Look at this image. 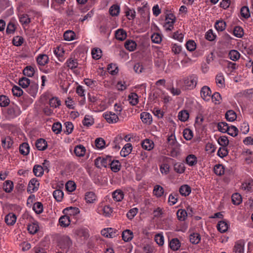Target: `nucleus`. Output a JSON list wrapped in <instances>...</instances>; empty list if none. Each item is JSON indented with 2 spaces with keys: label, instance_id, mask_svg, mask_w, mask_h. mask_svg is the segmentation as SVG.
<instances>
[{
  "label": "nucleus",
  "instance_id": "e433bc0d",
  "mask_svg": "<svg viewBox=\"0 0 253 253\" xmlns=\"http://www.w3.org/2000/svg\"><path fill=\"white\" fill-rule=\"evenodd\" d=\"M214 27L217 31L222 32L225 29L226 24L223 20H218L215 22Z\"/></svg>",
  "mask_w": 253,
  "mask_h": 253
},
{
  "label": "nucleus",
  "instance_id": "7ed1b4c3",
  "mask_svg": "<svg viewBox=\"0 0 253 253\" xmlns=\"http://www.w3.org/2000/svg\"><path fill=\"white\" fill-rule=\"evenodd\" d=\"M50 95L49 93L43 94L41 97V101L43 103L49 99V104L50 107L56 108L61 105V101L58 97H52L50 98Z\"/></svg>",
  "mask_w": 253,
  "mask_h": 253
},
{
  "label": "nucleus",
  "instance_id": "f8f14e48",
  "mask_svg": "<svg viewBox=\"0 0 253 253\" xmlns=\"http://www.w3.org/2000/svg\"><path fill=\"white\" fill-rule=\"evenodd\" d=\"M142 147L147 151H150L153 149L154 143L152 140L145 139L141 142Z\"/></svg>",
  "mask_w": 253,
  "mask_h": 253
},
{
  "label": "nucleus",
  "instance_id": "7c9ffc66",
  "mask_svg": "<svg viewBox=\"0 0 253 253\" xmlns=\"http://www.w3.org/2000/svg\"><path fill=\"white\" fill-rule=\"evenodd\" d=\"M128 100L131 105L135 106L138 102V96L136 93L132 92L129 94Z\"/></svg>",
  "mask_w": 253,
  "mask_h": 253
},
{
  "label": "nucleus",
  "instance_id": "0e129e2a",
  "mask_svg": "<svg viewBox=\"0 0 253 253\" xmlns=\"http://www.w3.org/2000/svg\"><path fill=\"white\" fill-rule=\"evenodd\" d=\"M226 132L229 135L233 137H235L238 134V129L236 126H229L228 128V131H227Z\"/></svg>",
  "mask_w": 253,
  "mask_h": 253
},
{
  "label": "nucleus",
  "instance_id": "c756f323",
  "mask_svg": "<svg viewBox=\"0 0 253 253\" xmlns=\"http://www.w3.org/2000/svg\"><path fill=\"white\" fill-rule=\"evenodd\" d=\"M33 172L36 176L41 177L43 174L44 169L42 166L36 165L33 169Z\"/></svg>",
  "mask_w": 253,
  "mask_h": 253
},
{
  "label": "nucleus",
  "instance_id": "c03bdc74",
  "mask_svg": "<svg viewBox=\"0 0 253 253\" xmlns=\"http://www.w3.org/2000/svg\"><path fill=\"white\" fill-rule=\"evenodd\" d=\"M53 196L57 202H60L63 199L64 193L62 190L57 189L53 191Z\"/></svg>",
  "mask_w": 253,
  "mask_h": 253
},
{
  "label": "nucleus",
  "instance_id": "9d476101",
  "mask_svg": "<svg viewBox=\"0 0 253 253\" xmlns=\"http://www.w3.org/2000/svg\"><path fill=\"white\" fill-rule=\"evenodd\" d=\"M64 65L69 69L74 70L78 67L79 63L77 59L70 57L67 60Z\"/></svg>",
  "mask_w": 253,
  "mask_h": 253
},
{
  "label": "nucleus",
  "instance_id": "6e6d98bb",
  "mask_svg": "<svg viewBox=\"0 0 253 253\" xmlns=\"http://www.w3.org/2000/svg\"><path fill=\"white\" fill-rule=\"evenodd\" d=\"M189 113L186 110L181 111L178 114V118L182 122L186 121L189 118Z\"/></svg>",
  "mask_w": 253,
  "mask_h": 253
},
{
  "label": "nucleus",
  "instance_id": "c9c22d12",
  "mask_svg": "<svg viewBox=\"0 0 253 253\" xmlns=\"http://www.w3.org/2000/svg\"><path fill=\"white\" fill-rule=\"evenodd\" d=\"M120 12V6L118 4H113L109 8V13L112 16H118Z\"/></svg>",
  "mask_w": 253,
  "mask_h": 253
},
{
  "label": "nucleus",
  "instance_id": "09e8293b",
  "mask_svg": "<svg viewBox=\"0 0 253 253\" xmlns=\"http://www.w3.org/2000/svg\"><path fill=\"white\" fill-rule=\"evenodd\" d=\"M187 216V212L185 210L179 209L177 211V216L178 219L180 221L185 220Z\"/></svg>",
  "mask_w": 253,
  "mask_h": 253
},
{
  "label": "nucleus",
  "instance_id": "49530a36",
  "mask_svg": "<svg viewBox=\"0 0 253 253\" xmlns=\"http://www.w3.org/2000/svg\"><path fill=\"white\" fill-rule=\"evenodd\" d=\"M232 201L234 205H239L242 201L241 195L238 193L233 194L232 196Z\"/></svg>",
  "mask_w": 253,
  "mask_h": 253
},
{
  "label": "nucleus",
  "instance_id": "bb28decb",
  "mask_svg": "<svg viewBox=\"0 0 253 253\" xmlns=\"http://www.w3.org/2000/svg\"><path fill=\"white\" fill-rule=\"evenodd\" d=\"M217 228L219 232L224 233L228 230V224L226 221L221 220L218 222Z\"/></svg>",
  "mask_w": 253,
  "mask_h": 253
},
{
  "label": "nucleus",
  "instance_id": "6ab92c4d",
  "mask_svg": "<svg viewBox=\"0 0 253 253\" xmlns=\"http://www.w3.org/2000/svg\"><path fill=\"white\" fill-rule=\"evenodd\" d=\"M36 146L38 150L40 151H43L47 148V144L44 139L40 138L37 140L36 142Z\"/></svg>",
  "mask_w": 253,
  "mask_h": 253
},
{
  "label": "nucleus",
  "instance_id": "9b49d317",
  "mask_svg": "<svg viewBox=\"0 0 253 253\" xmlns=\"http://www.w3.org/2000/svg\"><path fill=\"white\" fill-rule=\"evenodd\" d=\"M13 143V140L9 136L4 137L1 138V145L4 149L11 148Z\"/></svg>",
  "mask_w": 253,
  "mask_h": 253
},
{
  "label": "nucleus",
  "instance_id": "bf43d9fd",
  "mask_svg": "<svg viewBox=\"0 0 253 253\" xmlns=\"http://www.w3.org/2000/svg\"><path fill=\"white\" fill-rule=\"evenodd\" d=\"M10 102L9 98L5 95H0V106L1 107L7 106Z\"/></svg>",
  "mask_w": 253,
  "mask_h": 253
},
{
  "label": "nucleus",
  "instance_id": "4be33fe9",
  "mask_svg": "<svg viewBox=\"0 0 253 253\" xmlns=\"http://www.w3.org/2000/svg\"><path fill=\"white\" fill-rule=\"evenodd\" d=\"M49 58L46 54H40L37 58L38 64L41 66H44L48 62Z\"/></svg>",
  "mask_w": 253,
  "mask_h": 253
},
{
  "label": "nucleus",
  "instance_id": "a19ab883",
  "mask_svg": "<svg viewBox=\"0 0 253 253\" xmlns=\"http://www.w3.org/2000/svg\"><path fill=\"white\" fill-rule=\"evenodd\" d=\"M226 120L229 122H233L236 120L237 115L235 112L233 110H228L225 114Z\"/></svg>",
  "mask_w": 253,
  "mask_h": 253
},
{
  "label": "nucleus",
  "instance_id": "69168bd1",
  "mask_svg": "<svg viewBox=\"0 0 253 253\" xmlns=\"http://www.w3.org/2000/svg\"><path fill=\"white\" fill-rule=\"evenodd\" d=\"M64 126H65L64 132L67 134L71 133L74 128L73 124L70 122H66L64 123Z\"/></svg>",
  "mask_w": 253,
  "mask_h": 253
},
{
  "label": "nucleus",
  "instance_id": "473e14b6",
  "mask_svg": "<svg viewBox=\"0 0 253 253\" xmlns=\"http://www.w3.org/2000/svg\"><path fill=\"white\" fill-rule=\"evenodd\" d=\"M153 194L158 198L161 197L164 194V189L161 186L156 185L154 187Z\"/></svg>",
  "mask_w": 253,
  "mask_h": 253
},
{
  "label": "nucleus",
  "instance_id": "603ef678",
  "mask_svg": "<svg viewBox=\"0 0 253 253\" xmlns=\"http://www.w3.org/2000/svg\"><path fill=\"white\" fill-rule=\"evenodd\" d=\"M229 126L228 124L224 122L219 123L217 126L218 130L222 133H226Z\"/></svg>",
  "mask_w": 253,
  "mask_h": 253
},
{
  "label": "nucleus",
  "instance_id": "4d7b16f0",
  "mask_svg": "<svg viewBox=\"0 0 253 253\" xmlns=\"http://www.w3.org/2000/svg\"><path fill=\"white\" fill-rule=\"evenodd\" d=\"M234 35L237 38H242L244 35V30L240 26H236L233 30Z\"/></svg>",
  "mask_w": 253,
  "mask_h": 253
},
{
  "label": "nucleus",
  "instance_id": "052dcab7",
  "mask_svg": "<svg viewBox=\"0 0 253 253\" xmlns=\"http://www.w3.org/2000/svg\"><path fill=\"white\" fill-rule=\"evenodd\" d=\"M95 144L98 149H102L105 147V142L102 138H97L95 141Z\"/></svg>",
  "mask_w": 253,
  "mask_h": 253
},
{
  "label": "nucleus",
  "instance_id": "f704fd0d",
  "mask_svg": "<svg viewBox=\"0 0 253 253\" xmlns=\"http://www.w3.org/2000/svg\"><path fill=\"white\" fill-rule=\"evenodd\" d=\"M189 240L191 243L197 244L201 240L200 235L198 233H193L189 236Z\"/></svg>",
  "mask_w": 253,
  "mask_h": 253
},
{
  "label": "nucleus",
  "instance_id": "864d4df0",
  "mask_svg": "<svg viewBox=\"0 0 253 253\" xmlns=\"http://www.w3.org/2000/svg\"><path fill=\"white\" fill-rule=\"evenodd\" d=\"M174 170L179 173H182L185 171V167L182 163H176L174 165Z\"/></svg>",
  "mask_w": 253,
  "mask_h": 253
},
{
  "label": "nucleus",
  "instance_id": "39448f33",
  "mask_svg": "<svg viewBox=\"0 0 253 253\" xmlns=\"http://www.w3.org/2000/svg\"><path fill=\"white\" fill-rule=\"evenodd\" d=\"M111 159L112 157L109 156L105 157H99L95 160L94 164L96 167L98 168H106L110 164Z\"/></svg>",
  "mask_w": 253,
  "mask_h": 253
},
{
  "label": "nucleus",
  "instance_id": "8fccbe9b",
  "mask_svg": "<svg viewBox=\"0 0 253 253\" xmlns=\"http://www.w3.org/2000/svg\"><path fill=\"white\" fill-rule=\"evenodd\" d=\"M31 81L26 77H22L19 80V84L23 88H27L30 84Z\"/></svg>",
  "mask_w": 253,
  "mask_h": 253
},
{
  "label": "nucleus",
  "instance_id": "4468645a",
  "mask_svg": "<svg viewBox=\"0 0 253 253\" xmlns=\"http://www.w3.org/2000/svg\"><path fill=\"white\" fill-rule=\"evenodd\" d=\"M169 245L172 251H176L180 248L181 244L177 238H173L169 241Z\"/></svg>",
  "mask_w": 253,
  "mask_h": 253
},
{
  "label": "nucleus",
  "instance_id": "5701e85b",
  "mask_svg": "<svg viewBox=\"0 0 253 253\" xmlns=\"http://www.w3.org/2000/svg\"><path fill=\"white\" fill-rule=\"evenodd\" d=\"M71 221L70 217L67 215H64L61 216L59 219V223L60 225L62 227H67L70 224Z\"/></svg>",
  "mask_w": 253,
  "mask_h": 253
},
{
  "label": "nucleus",
  "instance_id": "20e7f679",
  "mask_svg": "<svg viewBox=\"0 0 253 253\" xmlns=\"http://www.w3.org/2000/svg\"><path fill=\"white\" fill-rule=\"evenodd\" d=\"M175 17L172 13H168L165 17V23L163 26L167 31H172L173 29V24L175 22Z\"/></svg>",
  "mask_w": 253,
  "mask_h": 253
},
{
  "label": "nucleus",
  "instance_id": "f3484780",
  "mask_svg": "<svg viewBox=\"0 0 253 253\" xmlns=\"http://www.w3.org/2000/svg\"><path fill=\"white\" fill-rule=\"evenodd\" d=\"M140 118L143 123L147 124H150L152 122L151 115L148 112H143L140 114Z\"/></svg>",
  "mask_w": 253,
  "mask_h": 253
},
{
  "label": "nucleus",
  "instance_id": "2f4dec72",
  "mask_svg": "<svg viewBox=\"0 0 253 253\" xmlns=\"http://www.w3.org/2000/svg\"><path fill=\"white\" fill-rule=\"evenodd\" d=\"M180 194L184 196H188L191 192V187L188 185H183L180 186L179 189Z\"/></svg>",
  "mask_w": 253,
  "mask_h": 253
},
{
  "label": "nucleus",
  "instance_id": "b1692460",
  "mask_svg": "<svg viewBox=\"0 0 253 253\" xmlns=\"http://www.w3.org/2000/svg\"><path fill=\"white\" fill-rule=\"evenodd\" d=\"M33 211L37 214H40L43 211V205L41 202H37L33 205Z\"/></svg>",
  "mask_w": 253,
  "mask_h": 253
},
{
  "label": "nucleus",
  "instance_id": "72a5a7b5",
  "mask_svg": "<svg viewBox=\"0 0 253 253\" xmlns=\"http://www.w3.org/2000/svg\"><path fill=\"white\" fill-rule=\"evenodd\" d=\"M109 166L111 170L115 172H117L120 170L121 164L118 160H112L111 159Z\"/></svg>",
  "mask_w": 253,
  "mask_h": 253
},
{
  "label": "nucleus",
  "instance_id": "37998d69",
  "mask_svg": "<svg viewBox=\"0 0 253 253\" xmlns=\"http://www.w3.org/2000/svg\"><path fill=\"white\" fill-rule=\"evenodd\" d=\"M75 36V33L71 30L66 31L63 35L64 40L67 41H71L74 40Z\"/></svg>",
  "mask_w": 253,
  "mask_h": 253
},
{
  "label": "nucleus",
  "instance_id": "1a4fd4ad",
  "mask_svg": "<svg viewBox=\"0 0 253 253\" xmlns=\"http://www.w3.org/2000/svg\"><path fill=\"white\" fill-rule=\"evenodd\" d=\"M117 230L112 228H107L101 230L102 235L105 237L112 238L117 235Z\"/></svg>",
  "mask_w": 253,
  "mask_h": 253
},
{
  "label": "nucleus",
  "instance_id": "ddd939ff",
  "mask_svg": "<svg viewBox=\"0 0 253 253\" xmlns=\"http://www.w3.org/2000/svg\"><path fill=\"white\" fill-rule=\"evenodd\" d=\"M132 149V145L129 143H126L125 145L120 152L121 156L124 157H126L131 153Z\"/></svg>",
  "mask_w": 253,
  "mask_h": 253
},
{
  "label": "nucleus",
  "instance_id": "ea45409f",
  "mask_svg": "<svg viewBox=\"0 0 253 253\" xmlns=\"http://www.w3.org/2000/svg\"><path fill=\"white\" fill-rule=\"evenodd\" d=\"M83 124L86 126H91L94 124V119L91 116L85 115L83 121Z\"/></svg>",
  "mask_w": 253,
  "mask_h": 253
},
{
  "label": "nucleus",
  "instance_id": "6e6552de",
  "mask_svg": "<svg viewBox=\"0 0 253 253\" xmlns=\"http://www.w3.org/2000/svg\"><path fill=\"white\" fill-rule=\"evenodd\" d=\"M200 94L201 97L204 100L208 101L211 98V91L209 86L205 85L201 89Z\"/></svg>",
  "mask_w": 253,
  "mask_h": 253
},
{
  "label": "nucleus",
  "instance_id": "f03ea898",
  "mask_svg": "<svg viewBox=\"0 0 253 253\" xmlns=\"http://www.w3.org/2000/svg\"><path fill=\"white\" fill-rule=\"evenodd\" d=\"M198 77L196 75L192 74L183 79V86L186 89H193L197 85Z\"/></svg>",
  "mask_w": 253,
  "mask_h": 253
},
{
  "label": "nucleus",
  "instance_id": "338daca9",
  "mask_svg": "<svg viewBox=\"0 0 253 253\" xmlns=\"http://www.w3.org/2000/svg\"><path fill=\"white\" fill-rule=\"evenodd\" d=\"M218 143L222 147H226L229 144V140L227 136H222L218 138Z\"/></svg>",
  "mask_w": 253,
  "mask_h": 253
},
{
  "label": "nucleus",
  "instance_id": "f257e3e1",
  "mask_svg": "<svg viewBox=\"0 0 253 253\" xmlns=\"http://www.w3.org/2000/svg\"><path fill=\"white\" fill-rule=\"evenodd\" d=\"M168 147L170 149V155L176 157L180 154V145L177 142L174 134H171L167 138Z\"/></svg>",
  "mask_w": 253,
  "mask_h": 253
},
{
  "label": "nucleus",
  "instance_id": "a18cd8bd",
  "mask_svg": "<svg viewBox=\"0 0 253 253\" xmlns=\"http://www.w3.org/2000/svg\"><path fill=\"white\" fill-rule=\"evenodd\" d=\"M214 172L217 175H222L224 173V168L222 165H216L213 169Z\"/></svg>",
  "mask_w": 253,
  "mask_h": 253
},
{
  "label": "nucleus",
  "instance_id": "dca6fc26",
  "mask_svg": "<svg viewBox=\"0 0 253 253\" xmlns=\"http://www.w3.org/2000/svg\"><path fill=\"white\" fill-rule=\"evenodd\" d=\"M113 212V209L109 206H105L99 210V213L106 217H110Z\"/></svg>",
  "mask_w": 253,
  "mask_h": 253
},
{
  "label": "nucleus",
  "instance_id": "a878e982",
  "mask_svg": "<svg viewBox=\"0 0 253 253\" xmlns=\"http://www.w3.org/2000/svg\"><path fill=\"white\" fill-rule=\"evenodd\" d=\"M126 33L123 29H118L115 32L116 38L119 41H122L125 40L126 39Z\"/></svg>",
  "mask_w": 253,
  "mask_h": 253
},
{
  "label": "nucleus",
  "instance_id": "cd10ccee",
  "mask_svg": "<svg viewBox=\"0 0 253 253\" xmlns=\"http://www.w3.org/2000/svg\"><path fill=\"white\" fill-rule=\"evenodd\" d=\"M74 153L78 157H83L85 153V148L82 145H77L75 147Z\"/></svg>",
  "mask_w": 253,
  "mask_h": 253
},
{
  "label": "nucleus",
  "instance_id": "3c124183",
  "mask_svg": "<svg viewBox=\"0 0 253 253\" xmlns=\"http://www.w3.org/2000/svg\"><path fill=\"white\" fill-rule=\"evenodd\" d=\"M91 54L93 59L97 60L101 57L102 51L99 48H94L92 50Z\"/></svg>",
  "mask_w": 253,
  "mask_h": 253
},
{
  "label": "nucleus",
  "instance_id": "e2e57ef3",
  "mask_svg": "<svg viewBox=\"0 0 253 253\" xmlns=\"http://www.w3.org/2000/svg\"><path fill=\"white\" fill-rule=\"evenodd\" d=\"M228 151L226 147H221L217 151V154L220 158H223L227 156Z\"/></svg>",
  "mask_w": 253,
  "mask_h": 253
},
{
  "label": "nucleus",
  "instance_id": "393cba45",
  "mask_svg": "<svg viewBox=\"0 0 253 253\" xmlns=\"http://www.w3.org/2000/svg\"><path fill=\"white\" fill-rule=\"evenodd\" d=\"M137 44L136 42L131 40H127L125 43V48L130 51H134L136 48Z\"/></svg>",
  "mask_w": 253,
  "mask_h": 253
},
{
  "label": "nucleus",
  "instance_id": "412c9836",
  "mask_svg": "<svg viewBox=\"0 0 253 253\" xmlns=\"http://www.w3.org/2000/svg\"><path fill=\"white\" fill-rule=\"evenodd\" d=\"M16 220V216L13 213H9L5 217V222L8 225H13Z\"/></svg>",
  "mask_w": 253,
  "mask_h": 253
},
{
  "label": "nucleus",
  "instance_id": "774afa93",
  "mask_svg": "<svg viewBox=\"0 0 253 253\" xmlns=\"http://www.w3.org/2000/svg\"><path fill=\"white\" fill-rule=\"evenodd\" d=\"M234 251L236 253H243L244 252V246L241 243L237 242L236 243L234 247Z\"/></svg>",
  "mask_w": 253,
  "mask_h": 253
},
{
  "label": "nucleus",
  "instance_id": "de8ad7c7",
  "mask_svg": "<svg viewBox=\"0 0 253 253\" xmlns=\"http://www.w3.org/2000/svg\"><path fill=\"white\" fill-rule=\"evenodd\" d=\"M107 70L110 74L113 75L117 74L119 71L117 65L113 63H111L108 65Z\"/></svg>",
  "mask_w": 253,
  "mask_h": 253
},
{
  "label": "nucleus",
  "instance_id": "a211bd4d",
  "mask_svg": "<svg viewBox=\"0 0 253 253\" xmlns=\"http://www.w3.org/2000/svg\"><path fill=\"white\" fill-rule=\"evenodd\" d=\"M122 237L125 242H129L132 239L133 233L131 230L126 229L123 232Z\"/></svg>",
  "mask_w": 253,
  "mask_h": 253
},
{
  "label": "nucleus",
  "instance_id": "13d9d810",
  "mask_svg": "<svg viewBox=\"0 0 253 253\" xmlns=\"http://www.w3.org/2000/svg\"><path fill=\"white\" fill-rule=\"evenodd\" d=\"M216 83L219 86H222L224 84V77L222 73H218L215 78Z\"/></svg>",
  "mask_w": 253,
  "mask_h": 253
},
{
  "label": "nucleus",
  "instance_id": "5fc2aeb1",
  "mask_svg": "<svg viewBox=\"0 0 253 253\" xmlns=\"http://www.w3.org/2000/svg\"><path fill=\"white\" fill-rule=\"evenodd\" d=\"M178 195L176 193H171L169 195L168 202L170 206H173L177 202Z\"/></svg>",
  "mask_w": 253,
  "mask_h": 253
},
{
  "label": "nucleus",
  "instance_id": "58836bf2",
  "mask_svg": "<svg viewBox=\"0 0 253 253\" xmlns=\"http://www.w3.org/2000/svg\"><path fill=\"white\" fill-rule=\"evenodd\" d=\"M3 190L7 193H10L13 188V183L10 180H6L3 183Z\"/></svg>",
  "mask_w": 253,
  "mask_h": 253
},
{
  "label": "nucleus",
  "instance_id": "423d86ee",
  "mask_svg": "<svg viewBox=\"0 0 253 253\" xmlns=\"http://www.w3.org/2000/svg\"><path fill=\"white\" fill-rule=\"evenodd\" d=\"M103 116L109 124L116 123L119 121L118 114L111 111L105 112L103 114Z\"/></svg>",
  "mask_w": 253,
  "mask_h": 253
},
{
  "label": "nucleus",
  "instance_id": "0eeeda50",
  "mask_svg": "<svg viewBox=\"0 0 253 253\" xmlns=\"http://www.w3.org/2000/svg\"><path fill=\"white\" fill-rule=\"evenodd\" d=\"M72 241L67 236L62 237L59 241L58 246L63 249H67L72 245Z\"/></svg>",
  "mask_w": 253,
  "mask_h": 253
},
{
  "label": "nucleus",
  "instance_id": "aec40b11",
  "mask_svg": "<svg viewBox=\"0 0 253 253\" xmlns=\"http://www.w3.org/2000/svg\"><path fill=\"white\" fill-rule=\"evenodd\" d=\"M85 200L87 203H93L97 200V197L93 192H87L85 195Z\"/></svg>",
  "mask_w": 253,
  "mask_h": 253
},
{
  "label": "nucleus",
  "instance_id": "2eb2a0df",
  "mask_svg": "<svg viewBox=\"0 0 253 253\" xmlns=\"http://www.w3.org/2000/svg\"><path fill=\"white\" fill-rule=\"evenodd\" d=\"M112 197L116 202H121L124 197V193L121 189H117L112 193Z\"/></svg>",
  "mask_w": 253,
  "mask_h": 253
},
{
  "label": "nucleus",
  "instance_id": "680f3d73",
  "mask_svg": "<svg viewBox=\"0 0 253 253\" xmlns=\"http://www.w3.org/2000/svg\"><path fill=\"white\" fill-rule=\"evenodd\" d=\"M52 130L55 134H59L62 131V125L59 122L54 123L52 126Z\"/></svg>",
  "mask_w": 253,
  "mask_h": 253
},
{
  "label": "nucleus",
  "instance_id": "c85d7f7f",
  "mask_svg": "<svg viewBox=\"0 0 253 253\" xmlns=\"http://www.w3.org/2000/svg\"><path fill=\"white\" fill-rule=\"evenodd\" d=\"M185 161L186 164L190 167H192L197 163V157L193 154L188 155Z\"/></svg>",
  "mask_w": 253,
  "mask_h": 253
},
{
  "label": "nucleus",
  "instance_id": "79ce46f5",
  "mask_svg": "<svg viewBox=\"0 0 253 253\" xmlns=\"http://www.w3.org/2000/svg\"><path fill=\"white\" fill-rule=\"evenodd\" d=\"M228 56L231 60L235 61L239 59L240 54L236 50H231L229 52Z\"/></svg>",
  "mask_w": 253,
  "mask_h": 253
},
{
  "label": "nucleus",
  "instance_id": "4c0bfd02",
  "mask_svg": "<svg viewBox=\"0 0 253 253\" xmlns=\"http://www.w3.org/2000/svg\"><path fill=\"white\" fill-rule=\"evenodd\" d=\"M19 151L23 155H27L30 151V147L28 143H23L19 147Z\"/></svg>",
  "mask_w": 253,
  "mask_h": 253
}]
</instances>
